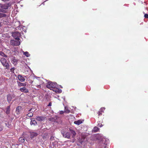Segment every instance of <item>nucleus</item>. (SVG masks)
I'll use <instances>...</instances> for the list:
<instances>
[{
    "label": "nucleus",
    "mask_w": 148,
    "mask_h": 148,
    "mask_svg": "<svg viewBox=\"0 0 148 148\" xmlns=\"http://www.w3.org/2000/svg\"><path fill=\"white\" fill-rule=\"evenodd\" d=\"M23 54L25 55L27 57H29L30 56V55L29 54V53L27 51L23 52Z\"/></svg>",
    "instance_id": "nucleus-26"
},
{
    "label": "nucleus",
    "mask_w": 148,
    "mask_h": 148,
    "mask_svg": "<svg viewBox=\"0 0 148 148\" xmlns=\"http://www.w3.org/2000/svg\"><path fill=\"white\" fill-rule=\"evenodd\" d=\"M14 98V96L13 95H12L11 94L8 95L7 96L8 101L9 103H10L12 99H13Z\"/></svg>",
    "instance_id": "nucleus-9"
},
{
    "label": "nucleus",
    "mask_w": 148,
    "mask_h": 148,
    "mask_svg": "<svg viewBox=\"0 0 148 148\" xmlns=\"http://www.w3.org/2000/svg\"><path fill=\"white\" fill-rule=\"evenodd\" d=\"M38 135V134L35 132H31L30 136L31 138L32 139L35 137L37 136Z\"/></svg>",
    "instance_id": "nucleus-11"
},
{
    "label": "nucleus",
    "mask_w": 148,
    "mask_h": 148,
    "mask_svg": "<svg viewBox=\"0 0 148 148\" xmlns=\"http://www.w3.org/2000/svg\"><path fill=\"white\" fill-rule=\"evenodd\" d=\"M14 70V68H12L10 69L11 71L12 72H13Z\"/></svg>",
    "instance_id": "nucleus-35"
},
{
    "label": "nucleus",
    "mask_w": 148,
    "mask_h": 148,
    "mask_svg": "<svg viewBox=\"0 0 148 148\" xmlns=\"http://www.w3.org/2000/svg\"><path fill=\"white\" fill-rule=\"evenodd\" d=\"M105 108H102L100 109V111L101 112H103L104 110H105Z\"/></svg>",
    "instance_id": "nucleus-30"
},
{
    "label": "nucleus",
    "mask_w": 148,
    "mask_h": 148,
    "mask_svg": "<svg viewBox=\"0 0 148 148\" xmlns=\"http://www.w3.org/2000/svg\"><path fill=\"white\" fill-rule=\"evenodd\" d=\"M52 90L56 92H58V91H59V89L55 87L53 88Z\"/></svg>",
    "instance_id": "nucleus-28"
},
{
    "label": "nucleus",
    "mask_w": 148,
    "mask_h": 148,
    "mask_svg": "<svg viewBox=\"0 0 148 148\" xmlns=\"http://www.w3.org/2000/svg\"><path fill=\"white\" fill-rule=\"evenodd\" d=\"M54 140V138L53 136H51L50 138V140L52 141Z\"/></svg>",
    "instance_id": "nucleus-31"
},
{
    "label": "nucleus",
    "mask_w": 148,
    "mask_h": 148,
    "mask_svg": "<svg viewBox=\"0 0 148 148\" xmlns=\"http://www.w3.org/2000/svg\"><path fill=\"white\" fill-rule=\"evenodd\" d=\"M46 86L48 88L52 90L53 88L57 86V84L56 82L53 83L51 82H48Z\"/></svg>",
    "instance_id": "nucleus-2"
},
{
    "label": "nucleus",
    "mask_w": 148,
    "mask_h": 148,
    "mask_svg": "<svg viewBox=\"0 0 148 148\" xmlns=\"http://www.w3.org/2000/svg\"><path fill=\"white\" fill-rule=\"evenodd\" d=\"M37 86L38 88H40L41 87V85H38Z\"/></svg>",
    "instance_id": "nucleus-38"
},
{
    "label": "nucleus",
    "mask_w": 148,
    "mask_h": 148,
    "mask_svg": "<svg viewBox=\"0 0 148 148\" xmlns=\"http://www.w3.org/2000/svg\"><path fill=\"white\" fill-rule=\"evenodd\" d=\"M62 92V90L61 89H59V91H58V93H61Z\"/></svg>",
    "instance_id": "nucleus-36"
},
{
    "label": "nucleus",
    "mask_w": 148,
    "mask_h": 148,
    "mask_svg": "<svg viewBox=\"0 0 148 148\" xmlns=\"http://www.w3.org/2000/svg\"><path fill=\"white\" fill-rule=\"evenodd\" d=\"M0 55L6 58L7 57V56L1 51H0Z\"/></svg>",
    "instance_id": "nucleus-20"
},
{
    "label": "nucleus",
    "mask_w": 148,
    "mask_h": 148,
    "mask_svg": "<svg viewBox=\"0 0 148 148\" xmlns=\"http://www.w3.org/2000/svg\"><path fill=\"white\" fill-rule=\"evenodd\" d=\"M30 123L31 125H33L34 126L36 125H37V123L36 121L33 119H31Z\"/></svg>",
    "instance_id": "nucleus-13"
},
{
    "label": "nucleus",
    "mask_w": 148,
    "mask_h": 148,
    "mask_svg": "<svg viewBox=\"0 0 148 148\" xmlns=\"http://www.w3.org/2000/svg\"><path fill=\"white\" fill-rule=\"evenodd\" d=\"M60 86L61 88H62V86Z\"/></svg>",
    "instance_id": "nucleus-41"
},
{
    "label": "nucleus",
    "mask_w": 148,
    "mask_h": 148,
    "mask_svg": "<svg viewBox=\"0 0 148 148\" xmlns=\"http://www.w3.org/2000/svg\"><path fill=\"white\" fill-rule=\"evenodd\" d=\"M144 17L146 18H148V14H145L144 15Z\"/></svg>",
    "instance_id": "nucleus-32"
},
{
    "label": "nucleus",
    "mask_w": 148,
    "mask_h": 148,
    "mask_svg": "<svg viewBox=\"0 0 148 148\" xmlns=\"http://www.w3.org/2000/svg\"><path fill=\"white\" fill-rule=\"evenodd\" d=\"M10 44L13 46H18L20 44V42L18 40H11L10 42Z\"/></svg>",
    "instance_id": "nucleus-4"
},
{
    "label": "nucleus",
    "mask_w": 148,
    "mask_h": 148,
    "mask_svg": "<svg viewBox=\"0 0 148 148\" xmlns=\"http://www.w3.org/2000/svg\"><path fill=\"white\" fill-rule=\"evenodd\" d=\"M20 90L22 92H24L25 93L28 92L29 91L27 89L25 88V87H23L20 88Z\"/></svg>",
    "instance_id": "nucleus-16"
},
{
    "label": "nucleus",
    "mask_w": 148,
    "mask_h": 148,
    "mask_svg": "<svg viewBox=\"0 0 148 148\" xmlns=\"http://www.w3.org/2000/svg\"><path fill=\"white\" fill-rule=\"evenodd\" d=\"M64 113V111H61L60 112V114H63Z\"/></svg>",
    "instance_id": "nucleus-34"
},
{
    "label": "nucleus",
    "mask_w": 148,
    "mask_h": 148,
    "mask_svg": "<svg viewBox=\"0 0 148 148\" xmlns=\"http://www.w3.org/2000/svg\"><path fill=\"white\" fill-rule=\"evenodd\" d=\"M46 117L44 116H37L36 117V119L38 121H44Z\"/></svg>",
    "instance_id": "nucleus-7"
},
{
    "label": "nucleus",
    "mask_w": 148,
    "mask_h": 148,
    "mask_svg": "<svg viewBox=\"0 0 148 148\" xmlns=\"http://www.w3.org/2000/svg\"><path fill=\"white\" fill-rule=\"evenodd\" d=\"M64 108H65L64 112L66 113H69L70 112V110L68 109V108L66 107V106Z\"/></svg>",
    "instance_id": "nucleus-25"
},
{
    "label": "nucleus",
    "mask_w": 148,
    "mask_h": 148,
    "mask_svg": "<svg viewBox=\"0 0 148 148\" xmlns=\"http://www.w3.org/2000/svg\"><path fill=\"white\" fill-rule=\"evenodd\" d=\"M12 62L14 65H16L17 64L18 60L16 59L15 57H12Z\"/></svg>",
    "instance_id": "nucleus-15"
},
{
    "label": "nucleus",
    "mask_w": 148,
    "mask_h": 148,
    "mask_svg": "<svg viewBox=\"0 0 148 148\" xmlns=\"http://www.w3.org/2000/svg\"><path fill=\"white\" fill-rule=\"evenodd\" d=\"M7 11L5 10V9H4L1 8H0V12H2L3 13H6L7 12Z\"/></svg>",
    "instance_id": "nucleus-21"
},
{
    "label": "nucleus",
    "mask_w": 148,
    "mask_h": 148,
    "mask_svg": "<svg viewBox=\"0 0 148 148\" xmlns=\"http://www.w3.org/2000/svg\"><path fill=\"white\" fill-rule=\"evenodd\" d=\"M98 128L97 127H95L92 130V131L94 132H96L98 131Z\"/></svg>",
    "instance_id": "nucleus-24"
},
{
    "label": "nucleus",
    "mask_w": 148,
    "mask_h": 148,
    "mask_svg": "<svg viewBox=\"0 0 148 148\" xmlns=\"http://www.w3.org/2000/svg\"><path fill=\"white\" fill-rule=\"evenodd\" d=\"M35 110L34 108H32L30 109L29 111L30 112L27 114V116L29 117H31L33 116V112H34L35 111Z\"/></svg>",
    "instance_id": "nucleus-8"
},
{
    "label": "nucleus",
    "mask_w": 148,
    "mask_h": 148,
    "mask_svg": "<svg viewBox=\"0 0 148 148\" xmlns=\"http://www.w3.org/2000/svg\"><path fill=\"white\" fill-rule=\"evenodd\" d=\"M18 84L20 86H25L26 85V84L25 83H23L20 82H18Z\"/></svg>",
    "instance_id": "nucleus-19"
},
{
    "label": "nucleus",
    "mask_w": 148,
    "mask_h": 148,
    "mask_svg": "<svg viewBox=\"0 0 148 148\" xmlns=\"http://www.w3.org/2000/svg\"><path fill=\"white\" fill-rule=\"evenodd\" d=\"M0 61L3 65L5 67V69H9V64L7 60L4 58L1 59Z\"/></svg>",
    "instance_id": "nucleus-1"
},
{
    "label": "nucleus",
    "mask_w": 148,
    "mask_h": 148,
    "mask_svg": "<svg viewBox=\"0 0 148 148\" xmlns=\"http://www.w3.org/2000/svg\"><path fill=\"white\" fill-rule=\"evenodd\" d=\"M21 36V34L18 32H14L12 33V36L16 40H19L20 39L19 38Z\"/></svg>",
    "instance_id": "nucleus-3"
},
{
    "label": "nucleus",
    "mask_w": 148,
    "mask_h": 148,
    "mask_svg": "<svg viewBox=\"0 0 148 148\" xmlns=\"http://www.w3.org/2000/svg\"><path fill=\"white\" fill-rule=\"evenodd\" d=\"M98 138L99 140H102L103 138V137L102 135L100 134L98 136Z\"/></svg>",
    "instance_id": "nucleus-22"
},
{
    "label": "nucleus",
    "mask_w": 148,
    "mask_h": 148,
    "mask_svg": "<svg viewBox=\"0 0 148 148\" xmlns=\"http://www.w3.org/2000/svg\"><path fill=\"white\" fill-rule=\"evenodd\" d=\"M18 80L21 82H24L25 79L21 75H19L18 76Z\"/></svg>",
    "instance_id": "nucleus-12"
},
{
    "label": "nucleus",
    "mask_w": 148,
    "mask_h": 148,
    "mask_svg": "<svg viewBox=\"0 0 148 148\" xmlns=\"http://www.w3.org/2000/svg\"><path fill=\"white\" fill-rule=\"evenodd\" d=\"M101 112H100V111L99 112H98V114H99V115H101L102 114H101Z\"/></svg>",
    "instance_id": "nucleus-37"
},
{
    "label": "nucleus",
    "mask_w": 148,
    "mask_h": 148,
    "mask_svg": "<svg viewBox=\"0 0 148 148\" xmlns=\"http://www.w3.org/2000/svg\"><path fill=\"white\" fill-rule=\"evenodd\" d=\"M48 135V134L47 133H45L42 135V137L44 139L45 137H46Z\"/></svg>",
    "instance_id": "nucleus-29"
},
{
    "label": "nucleus",
    "mask_w": 148,
    "mask_h": 148,
    "mask_svg": "<svg viewBox=\"0 0 148 148\" xmlns=\"http://www.w3.org/2000/svg\"><path fill=\"white\" fill-rule=\"evenodd\" d=\"M104 148H106V147H104Z\"/></svg>",
    "instance_id": "nucleus-42"
},
{
    "label": "nucleus",
    "mask_w": 148,
    "mask_h": 148,
    "mask_svg": "<svg viewBox=\"0 0 148 148\" xmlns=\"http://www.w3.org/2000/svg\"><path fill=\"white\" fill-rule=\"evenodd\" d=\"M19 141L21 143H23L25 141V140L23 138L21 137L19 139Z\"/></svg>",
    "instance_id": "nucleus-27"
},
{
    "label": "nucleus",
    "mask_w": 148,
    "mask_h": 148,
    "mask_svg": "<svg viewBox=\"0 0 148 148\" xmlns=\"http://www.w3.org/2000/svg\"><path fill=\"white\" fill-rule=\"evenodd\" d=\"M82 123V122L81 120H78L77 121H75L74 122V123L75 124L77 125H79L81 124Z\"/></svg>",
    "instance_id": "nucleus-18"
},
{
    "label": "nucleus",
    "mask_w": 148,
    "mask_h": 148,
    "mask_svg": "<svg viewBox=\"0 0 148 148\" xmlns=\"http://www.w3.org/2000/svg\"><path fill=\"white\" fill-rule=\"evenodd\" d=\"M51 103L50 102L49 103L48 106H51Z\"/></svg>",
    "instance_id": "nucleus-39"
},
{
    "label": "nucleus",
    "mask_w": 148,
    "mask_h": 148,
    "mask_svg": "<svg viewBox=\"0 0 148 148\" xmlns=\"http://www.w3.org/2000/svg\"><path fill=\"white\" fill-rule=\"evenodd\" d=\"M11 4L10 3H8L1 5V8L7 10L8 9V8L11 6Z\"/></svg>",
    "instance_id": "nucleus-6"
},
{
    "label": "nucleus",
    "mask_w": 148,
    "mask_h": 148,
    "mask_svg": "<svg viewBox=\"0 0 148 148\" xmlns=\"http://www.w3.org/2000/svg\"><path fill=\"white\" fill-rule=\"evenodd\" d=\"M1 23L0 22V27L1 26Z\"/></svg>",
    "instance_id": "nucleus-40"
},
{
    "label": "nucleus",
    "mask_w": 148,
    "mask_h": 148,
    "mask_svg": "<svg viewBox=\"0 0 148 148\" xmlns=\"http://www.w3.org/2000/svg\"><path fill=\"white\" fill-rule=\"evenodd\" d=\"M10 106H7L6 109V111L5 112H6L7 114L8 115L10 114Z\"/></svg>",
    "instance_id": "nucleus-14"
},
{
    "label": "nucleus",
    "mask_w": 148,
    "mask_h": 148,
    "mask_svg": "<svg viewBox=\"0 0 148 148\" xmlns=\"http://www.w3.org/2000/svg\"><path fill=\"white\" fill-rule=\"evenodd\" d=\"M21 108L22 107L20 106H19L16 107V112L17 115H19L20 114Z\"/></svg>",
    "instance_id": "nucleus-10"
},
{
    "label": "nucleus",
    "mask_w": 148,
    "mask_h": 148,
    "mask_svg": "<svg viewBox=\"0 0 148 148\" xmlns=\"http://www.w3.org/2000/svg\"><path fill=\"white\" fill-rule=\"evenodd\" d=\"M7 16V15L5 14L0 13V18H1L4 17H6Z\"/></svg>",
    "instance_id": "nucleus-23"
},
{
    "label": "nucleus",
    "mask_w": 148,
    "mask_h": 148,
    "mask_svg": "<svg viewBox=\"0 0 148 148\" xmlns=\"http://www.w3.org/2000/svg\"><path fill=\"white\" fill-rule=\"evenodd\" d=\"M98 126H99L100 127H102V126H103V125H102V124H98Z\"/></svg>",
    "instance_id": "nucleus-33"
},
{
    "label": "nucleus",
    "mask_w": 148,
    "mask_h": 148,
    "mask_svg": "<svg viewBox=\"0 0 148 148\" xmlns=\"http://www.w3.org/2000/svg\"><path fill=\"white\" fill-rule=\"evenodd\" d=\"M62 134L63 136L65 138H66L68 139H70L71 134L69 132H62Z\"/></svg>",
    "instance_id": "nucleus-5"
},
{
    "label": "nucleus",
    "mask_w": 148,
    "mask_h": 148,
    "mask_svg": "<svg viewBox=\"0 0 148 148\" xmlns=\"http://www.w3.org/2000/svg\"><path fill=\"white\" fill-rule=\"evenodd\" d=\"M70 131L71 133L72 134L73 138H74L76 134L75 132L74 131L71 129H70Z\"/></svg>",
    "instance_id": "nucleus-17"
}]
</instances>
